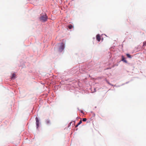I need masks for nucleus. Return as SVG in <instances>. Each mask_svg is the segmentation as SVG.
Wrapping results in <instances>:
<instances>
[{
	"label": "nucleus",
	"mask_w": 146,
	"mask_h": 146,
	"mask_svg": "<svg viewBox=\"0 0 146 146\" xmlns=\"http://www.w3.org/2000/svg\"><path fill=\"white\" fill-rule=\"evenodd\" d=\"M146 45V41L143 42V46Z\"/></svg>",
	"instance_id": "nucleus-12"
},
{
	"label": "nucleus",
	"mask_w": 146,
	"mask_h": 146,
	"mask_svg": "<svg viewBox=\"0 0 146 146\" xmlns=\"http://www.w3.org/2000/svg\"><path fill=\"white\" fill-rule=\"evenodd\" d=\"M82 123V121L81 120H80L79 122L77 124H78V125H80V124H81Z\"/></svg>",
	"instance_id": "nucleus-10"
},
{
	"label": "nucleus",
	"mask_w": 146,
	"mask_h": 146,
	"mask_svg": "<svg viewBox=\"0 0 146 146\" xmlns=\"http://www.w3.org/2000/svg\"><path fill=\"white\" fill-rule=\"evenodd\" d=\"M97 40L99 42L101 39V37L99 34H98L96 36Z\"/></svg>",
	"instance_id": "nucleus-4"
},
{
	"label": "nucleus",
	"mask_w": 146,
	"mask_h": 146,
	"mask_svg": "<svg viewBox=\"0 0 146 146\" xmlns=\"http://www.w3.org/2000/svg\"><path fill=\"white\" fill-rule=\"evenodd\" d=\"M46 122L47 124H49L50 123V120L48 119H47L46 120Z\"/></svg>",
	"instance_id": "nucleus-6"
},
{
	"label": "nucleus",
	"mask_w": 146,
	"mask_h": 146,
	"mask_svg": "<svg viewBox=\"0 0 146 146\" xmlns=\"http://www.w3.org/2000/svg\"><path fill=\"white\" fill-rule=\"evenodd\" d=\"M122 61H123V62H125V63H127V61H126V60L125 59V58L124 57V56H122Z\"/></svg>",
	"instance_id": "nucleus-7"
},
{
	"label": "nucleus",
	"mask_w": 146,
	"mask_h": 146,
	"mask_svg": "<svg viewBox=\"0 0 146 146\" xmlns=\"http://www.w3.org/2000/svg\"><path fill=\"white\" fill-rule=\"evenodd\" d=\"M16 75L15 73H13L12 74L11 79H14L16 78Z\"/></svg>",
	"instance_id": "nucleus-5"
},
{
	"label": "nucleus",
	"mask_w": 146,
	"mask_h": 146,
	"mask_svg": "<svg viewBox=\"0 0 146 146\" xmlns=\"http://www.w3.org/2000/svg\"><path fill=\"white\" fill-rule=\"evenodd\" d=\"M78 125H78V124H77V125H76L75 127H77Z\"/></svg>",
	"instance_id": "nucleus-13"
},
{
	"label": "nucleus",
	"mask_w": 146,
	"mask_h": 146,
	"mask_svg": "<svg viewBox=\"0 0 146 146\" xmlns=\"http://www.w3.org/2000/svg\"><path fill=\"white\" fill-rule=\"evenodd\" d=\"M36 121V126L37 128L39 126V121L38 119V118L37 117H36L35 118Z\"/></svg>",
	"instance_id": "nucleus-3"
},
{
	"label": "nucleus",
	"mask_w": 146,
	"mask_h": 146,
	"mask_svg": "<svg viewBox=\"0 0 146 146\" xmlns=\"http://www.w3.org/2000/svg\"><path fill=\"white\" fill-rule=\"evenodd\" d=\"M64 48V44L63 43H61L60 44V47L59 48V51L60 52H61L62 51Z\"/></svg>",
	"instance_id": "nucleus-2"
},
{
	"label": "nucleus",
	"mask_w": 146,
	"mask_h": 146,
	"mask_svg": "<svg viewBox=\"0 0 146 146\" xmlns=\"http://www.w3.org/2000/svg\"><path fill=\"white\" fill-rule=\"evenodd\" d=\"M48 18V17L46 15L44 14L43 15H41L39 18V19L42 22H45L47 21Z\"/></svg>",
	"instance_id": "nucleus-1"
},
{
	"label": "nucleus",
	"mask_w": 146,
	"mask_h": 146,
	"mask_svg": "<svg viewBox=\"0 0 146 146\" xmlns=\"http://www.w3.org/2000/svg\"><path fill=\"white\" fill-rule=\"evenodd\" d=\"M87 120V119L86 118H83L82 119V121H85Z\"/></svg>",
	"instance_id": "nucleus-11"
},
{
	"label": "nucleus",
	"mask_w": 146,
	"mask_h": 146,
	"mask_svg": "<svg viewBox=\"0 0 146 146\" xmlns=\"http://www.w3.org/2000/svg\"><path fill=\"white\" fill-rule=\"evenodd\" d=\"M126 55L129 58H131V55L129 54H127Z\"/></svg>",
	"instance_id": "nucleus-9"
},
{
	"label": "nucleus",
	"mask_w": 146,
	"mask_h": 146,
	"mask_svg": "<svg viewBox=\"0 0 146 146\" xmlns=\"http://www.w3.org/2000/svg\"><path fill=\"white\" fill-rule=\"evenodd\" d=\"M73 27V26L72 25H69L68 26V28H69V29H71Z\"/></svg>",
	"instance_id": "nucleus-8"
}]
</instances>
